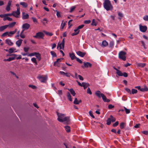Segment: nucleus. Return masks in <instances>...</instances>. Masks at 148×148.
Listing matches in <instances>:
<instances>
[{"mask_svg":"<svg viewBox=\"0 0 148 148\" xmlns=\"http://www.w3.org/2000/svg\"><path fill=\"white\" fill-rule=\"evenodd\" d=\"M103 6L107 11L111 10L113 9V6L109 0H105L103 3Z\"/></svg>","mask_w":148,"mask_h":148,"instance_id":"1","label":"nucleus"},{"mask_svg":"<svg viewBox=\"0 0 148 148\" xmlns=\"http://www.w3.org/2000/svg\"><path fill=\"white\" fill-rule=\"evenodd\" d=\"M126 53L123 51H121L119 52V58L123 61L126 60L125 55Z\"/></svg>","mask_w":148,"mask_h":148,"instance_id":"2","label":"nucleus"},{"mask_svg":"<svg viewBox=\"0 0 148 148\" xmlns=\"http://www.w3.org/2000/svg\"><path fill=\"white\" fill-rule=\"evenodd\" d=\"M12 13L14 16L16 18H18L20 14V7H17L16 11L13 12Z\"/></svg>","mask_w":148,"mask_h":148,"instance_id":"3","label":"nucleus"},{"mask_svg":"<svg viewBox=\"0 0 148 148\" xmlns=\"http://www.w3.org/2000/svg\"><path fill=\"white\" fill-rule=\"evenodd\" d=\"M39 80L41 82H45L47 79V76L43 77L41 75H39L37 77Z\"/></svg>","mask_w":148,"mask_h":148,"instance_id":"4","label":"nucleus"},{"mask_svg":"<svg viewBox=\"0 0 148 148\" xmlns=\"http://www.w3.org/2000/svg\"><path fill=\"white\" fill-rule=\"evenodd\" d=\"M64 38H63L62 42L60 44L59 43H58L57 47V49L59 47L60 49H64Z\"/></svg>","mask_w":148,"mask_h":148,"instance_id":"5","label":"nucleus"},{"mask_svg":"<svg viewBox=\"0 0 148 148\" xmlns=\"http://www.w3.org/2000/svg\"><path fill=\"white\" fill-rule=\"evenodd\" d=\"M139 26L140 30L141 32H145L147 31V27L146 26H142L140 24L139 25Z\"/></svg>","mask_w":148,"mask_h":148,"instance_id":"6","label":"nucleus"},{"mask_svg":"<svg viewBox=\"0 0 148 148\" xmlns=\"http://www.w3.org/2000/svg\"><path fill=\"white\" fill-rule=\"evenodd\" d=\"M44 36L43 33L41 32H39L36 34V35L34 36L33 37L36 38H42Z\"/></svg>","mask_w":148,"mask_h":148,"instance_id":"7","label":"nucleus"},{"mask_svg":"<svg viewBox=\"0 0 148 148\" xmlns=\"http://www.w3.org/2000/svg\"><path fill=\"white\" fill-rule=\"evenodd\" d=\"M58 121L60 122H62V120L64 117V114H58Z\"/></svg>","mask_w":148,"mask_h":148,"instance_id":"8","label":"nucleus"},{"mask_svg":"<svg viewBox=\"0 0 148 148\" xmlns=\"http://www.w3.org/2000/svg\"><path fill=\"white\" fill-rule=\"evenodd\" d=\"M63 59L62 58H58L57 59L56 61L54 62V66H59V62H61V60Z\"/></svg>","mask_w":148,"mask_h":148,"instance_id":"9","label":"nucleus"},{"mask_svg":"<svg viewBox=\"0 0 148 148\" xmlns=\"http://www.w3.org/2000/svg\"><path fill=\"white\" fill-rule=\"evenodd\" d=\"M30 26V25L29 24L27 23H25L23 25L22 28L24 29L27 30L29 28Z\"/></svg>","mask_w":148,"mask_h":148,"instance_id":"10","label":"nucleus"},{"mask_svg":"<svg viewBox=\"0 0 148 148\" xmlns=\"http://www.w3.org/2000/svg\"><path fill=\"white\" fill-rule=\"evenodd\" d=\"M29 15L24 12H23L22 13V18L23 19H28L29 18Z\"/></svg>","mask_w":148,"mask_h":148,"instance_id":"11","label":"nucleus"},{"mask_svg":"<svg viewBox=\"0 0 148 148\" xmlns=\"http://www.w3.org/2000/svg\"><path fill=\"white\" fill-rule=\"evenodd\" d=\"M7 56H14L9 58L8 59V61H10L12 60H13L15 59V58L17 56V55L15 54H13L12 55H8Z\"/></svg>","mask_w":148,"mask_h":148,"instance_id":"12","label":"nucleus"},{"mask_svg":"<svg viewBox=\"0 0 148 148\" xmlns=\"http://www.w3.org/2000/svg\"><path fill=\"white\" fill-rule=\"evenodd\" d=\"M84 66H82V67L84 68V67H90L92 66V64L89 62H86L84 63Z\"/></svg>","mask_w":148,"mask_h":148,"instance_id":"13","label":"nucleus"},{"mask_svg":"<svg viewBox=\"0 0 148 148\" xmlns=\"http://www.w3.org/2000/svg\"><path fill=\"white\" fill-rule=\"evenodd\" d=\"M103 93H101L99 90L96 91L95 92V95L99 98H100L102 96Z\"/></svg>","mask_w":148,"mask_h":148,"instance_id":"14","label":"nucleus"},{"mask_svg":"<svg viewBox=\"0 0 148 148\" xmlns=\"http://www.w3.org/2000/svg\"><path fill=\"white\" fill-rule=\"evenodd\" d=\"M5 41L6 43L9 46H12L13 44V42H12L11 40L10 39H6L5 40Z\"/></svg>","mask_w":148,"mask_h":148,"instance_id":"15","label":"nucleus"},{"mask_svg":"<svg viewBox=\"0 0 148 148\" xmlns=\"http://www.w3.org/2000/svg\"><path fill=\"white\" fill-rule=\"evenodd\" d=\"M76 53L79 56L82 57H83L86 54L85 53L82 52L80 51H77Z\"/></svg>","mask_w":148,"mask_h":148,"instance_id":"16","label":"nucleus"},{"mask_svg":"<svg viewBox=\"0 0 148 148\" xmlns=\"http://www.w3.org/2000/svg\"><path fill=\"white\" fill-rule=\"evenodd\" d=\"M60 73L61 75H63L69 77L71 75L70 73H65L63 71H60Z\"/></svg>","mask_w":148,"mask_h":148,"instance_id":"17","label":"nucleus"},{"mask_svg":"<svg viewBox=\"0 0 148 148\" xmlns=\"http://www.w3.org/2000/svg\"><path fill=\"white\" fill-rule=\"evenodd\" d=\"M114 69L116 71V73L119 76H123V73L120 71L118 70L116 68H115L114 67Z\"/></svg>","mask_w":148,"mask_h":148,"instance_id":"18","label":"nucleus"},{"mask_svg":"<svg viewBox=\"0 0 148 148\" xmlns=\"http://www.w3.org/2000/svg\"><path fill=\"white\" fill-rule=\"evenodd\" d=\"M22 39H20L16 41V44L18 47H19L22 44Z\"/></svg>","mask_w":148,"mask_h":148,"instance_id":"19","label":"nucleus"},{"mask_svg":"<svg viewBox=\"0 0 148 148\" xmlns=\"http://www.w3.org/2000/svg\"><path fill=\"white\" fill-rule=\"evenodd\" d=\"M16 23L15 22H13L9 24L8 25H6L7 28L9 27V28L13 27Z\"/></svg>","mask_w":148,"mask_h":148,"instance_id":"20","label":"nucleus"},{"mask_svg":"<svg viewBox=\"0 0 148 148\" xmlns=\"http://www.w3.org/2000/svg\"><path fill=\"white\" fill-rule=\"evenodd\" d=\"M16 49L14 47L11 48L9 49V53H12L14 52H16Z\"/></svg>","mask_w":148,"mask_h":148,"instance_id":"21","label":"nucleus"},{"mask_svg":"<svg viewBox=\"0 0 148 148\" xmlns=\"http://www.w3.org/2000/svg\"><path fill=\"white\" fill-rule=\"evenodd\" d=\"M69 54L70 57L71 58V59L72 60H73L74 59H76V58H77L75 56L74 53H69Z\"/></svg>","mask_w":148,"mask_h":148,"instance_id":"22","label":"nucleus"},{"mask_svg":"<svg viewBox=\"0 0 148 148\" xmlns=\"http://www.w3.org/2000/svg\"><path fill=\"white\" fill-rule=\"evenodd\" d=\"M8 35L9 37H11L12 36V35L9 34V32H7L4 33L3 34H2L1 36L3 37H5L6 36Z\"/></svg>","mask_w":148,"mask_h":148,"instance_id":"23","label":"nucleus"},{"mask_svg":"<svg viewBox=\"0 0 148 148\" xmlns=\"http://www.w3.org/2000/svg\"><path fill=\"white\" fill-rule=\"evenodd\" d=\"M62 121V122H66V123H68L69 121V118L68 116L64 117Z\"/></svg>","mask_w":148,"mask_h":148,"instance_id":"24","label":"nucleus"},{"mask_svg":"<svg viewBox=\"0 0 148 148\" xmlns=\"http://www.w3.org/2000/svg\"><path fill=\"white\" fill-rule=\"evenodd\" d=\"M89 85V84L88 83L84 82H82V86L83 87L84 89H85Z\"/></svg>","mask_w":148,"mask_h":148,"instance_id":"25","label":"nucleus"},{"mask_svg":"<svg viewBox=\"0 0 148 148\" xmlns=\"http://www.w3.org/2000/svg\"><path fill=\"white\" fill-rule=\"evenodd\" d=\"M136 64L138 66L141 67H144L146 65V64L145 63H137Z\"/></svg>","mask_w":148,"mask_h":148,"instance_id":"26","label":"nucleus"},{"mask_svg":"<svg viewBox=\"0 0 148 148\" xmlns=\"http://www.w3.org/2000/svg\"><path fill=\"white\" fill-rule=\"evenodd\" d=\"M68 90L69 91H70L71 94L72 95L74 96L75 95V91L72 88H71L70 89H68Z\"/></svg>","mask_w":148,"mask_h":148,"instance_id":"27","label":"nucleus"},{"mask_svg":"<svg viewBox=\"0 0 148 148\" xmlns=\"http://www.w3.org/2000/svg\"><path fill=\"white\" fill-rule=\"evenodd\" d=\"M108 45V42L106 40L103 41L102 42V47H104L107 46Z\"/></svg>","mask_w":148,"mask_h":148,"instance_id":"28","label":"nucleus"},{"mask_svg":"<svg viewBox=\"0 0 148 148\" xmlns=\"http://www.w3.org/2000/svg\"><path fill=\"white\" fill-rule=\"evenodd\" d=\"M35 56L36 57V58L38 59L39 61L41 59V55L39 53H37L35 55Z\"/></svg>","mask_w":148,"mask_h":148,"instance_id":"29","label":"nucleus"},{"mask_svg":"<svg viewBox=\"0 0 148 148\" xmlns=\"http://www.w3.org/2000/svg\"><path fill=\"white\" fill-rule=\"evenodd\" d=\"M7 28L6 25L0 27V32H2Z\"/></svg>","mask_w":148,"mask_h":148,"instance_id":"30","label":"nucleus"},{"mask_svg":"<svg viewBox=\"0 0 148 148\" xmlns=\"http://www.w3.org/2000/svg\"><path fill=\"white\" fill-rule=\"evenodd\" d=\"M67 96L68 99L71 101H72V100L71 98V96L69 92H67Z\"/></svg>","mask_w":148,"mask_h":148,"instance_id":"31","label":"nucleus"},{"mask_svg":"<svg viewBox=\"0 0 148 148\" xmlns=\"http://www.w3.org/2000/svg\"><path fill=\"white\" fill-rule=\"evenodd\" d=\"M3 20L4 21H5L6 20H8V21H12V18H10V17H8V16L5 17L3 19Z\"/></svg>","mask_w":148,"mask_h":148,"instance_id":"32","label":"nucleus"},{"mask_svg":"<svg viewBox=\"0 0 148 148\" xmlns=\"http://www.w3.org/2000/svg\"><path fill=\"white\" fill-rule=\"evenodd\" d=\"M148 88L146 86H145L143 88H141L140 91L142 92L146 91L148 90Z\"/></svg>","mask_w":148,"mask_h":148,"instance_id":"33","label":"nucleus"},{"mask_svg":"<svg viewBox=\"0 0 148 148\" xmlns=\"http://www.w3.org/2000/svg\"><path fill=\"white\" fill-rule=\"evenodd\" d=\"M32 61L36 65L37 64L36 59L35 58L33 57L31 59Z\"/></svg>","mask_w":148,"mask_h":148,"instance_id":"34","label":"nucleus"},{"mask_svg":"<svg viewBox=\"0 0 148 148\" xmlns=\"http://www.w3.org/2000/svg\"><path fill=\"white\" fill-rule=\"evenodd\" d=\"M64 128L66 130L67 132H70V127L69 126L66 125L64 126Z\"/></svg>","mask_w":148,"mask_h":148,"instance_id":"35","label":"nucleus"},{"mask_svg":"<svg viewBox=\"0 0 148 148\" xmlns=\"http://www.w3.org/2000/svg\"><path fill=\"white\" fill-rule=\"evenodd\" d=\"M20 5H22L23 7L26 8L27 6V4L24 2H22L20 3Z\"/></svg>","mask_w":148,"mask_h":148,"instance_id":"36","label":"nucleus"},{"mask_svg":"<svg viewBox=\"0 0 148 148\" xmlns=\"http://www.w3.org/2000/svg\"><path fill=\"white\" fill-rule=\"evenodd\" d=\"M50 53L53 57H57L56 54L54 51H51Z\"/></svg>","mask_w":148,"mask_h":148,"instance_id":"37","label":"nucleus"},{"mask_svg":"<svg viewBox=\"0 0 148 148\" xmlns=\"http://www.w3.org/2000/svg\"><path fill=\"white\" fill-rule=\"evenodd\" d=\"M17 31V29H15L14 31H10L9 32V34L11 35H13L15 34Z\"/></svg>","mask_w":148,"mask_h":148,"instance_id":"38","label":"nucleus"},{"mask_svg":"<svg viewBox=\"0 0 148 148\" xmlns=\"http://www.w3.org/2000/svg\"><path fill=\"white\" fill-rule=\"evenodd\" d=\"M110 118L111 121L112 122H114L116 120L115 118L114 117H113L112 115H111L110 116Z\"/></svg>","mask_w":148,"mask_h":148,"instance_id":"39","label":"nucleus"},{"mask_svg":"<svg viewBox=\"0 0 148 148\" xmlns=\"http://www.w3.org/2000/svg\"><path fill=\"white\" fill-rule=\"evenodd\" d=\"M137 90L136 89H132L131 93L133 94L137 93Z\"/></svg>","mask_w":148,"mask_h":148,"instance_id":"40","label":"nucleus"},{"mask_svg":"<svg viewBox=\"0 0 148 148\" xmlns=\"http://www.w3.org/2000/svg\"><path fill=\"white\" fill-rule=\"evenodd\" d=\"M45 33L46 35L49 36H51L53 35V34L52 33L49 32H45Z\"/></svg>","mask_w":148,"mask_h":148,"instance_id":"41","label":"nucleus"},{"mask_svg":"<svg viewBox=\"0 0 148 148\" xmlns=\"http://www.w3.org/2000/svg\"><path fill=\"white\" fill-rule=\"evenodd\" d=\"M111 122L110 118H108L107 120V124L108 125H110L111 124Z\"/></svg>","mask_w":148,"mask_h":148,"instance_id":"42","label":"nucleus"},{"mask_svg":"<svg viewBox=\"0 0 148 148\" xmlns=\"http://www.w3.org/2000/svg\"><path fill=\"white\" fill-rule=\"evenodd\" d=\"M79 102H78V100L77 99V98H75V100L74 101L73 103L75 104H79Z\"/></svg>","mask_w":148,"mask_h":148,"instance_id":"43","label":"nucleus"},{"mask_svg":"<svg viewBox=\"0 0 148 148\" xmlns=\"http://www.w3.org/2000/svg\"><path fill=\"white\" fill-rule=\"evenodd\" d=\"M37 53V52H33L32 53H29V54H28V56H35V55H36Z\"/></svg>","mask_w":148,"mask_h":148,"instance_id":"44","label":"nucleus"},{"mask_svg":"<svg viewBox=\"0 0 148 148\" xmlns=\"http://www.w3.org/2000/svg\"><path fill=\"white\" fill-rule=\"evenodd\" d=\"M63 21H62V23L61 24V28L62 29H63L64 27L66 25V23L65 22H64L63 23Z\"/></svg>","mask_w":148,"mask_h":148,"instance_id":"45","label":"nucleus"},{"mask_svg":"<svg viewBox=\"0 0 148 148\" xmlns=\"http://www.w3.org/2000/svg\"><path fill=\"white\" fill-rule=\"evenodd\" d=\"M124 108L125 111V112L126 114H129L130 112V111L129 109H127L125 107H124Z\"/></svg>","mask_w":148,"mask_h":148,"instance_id":"46","label":"nucleus"},{"mask_svg":"<svg viewBox=\"0 0 148 148\" xmlns=\"http://www.w3.org/2000/svg\"><path fill=\"white\" fill-rule=\"evenodd\" d=\"M102 97V99L103 101L105 102H106V101L107 100V98L106 96L104 95H102V96L101 97Z\"/></svg>","mask_w":148,"mask_h":148,"instance_id":"47","label":"nucleus"},{"mask_svg":"<svg viewBox=\"0 0 148 148\" xmlns=\"http://www.w3.org/2000/svg\"><path fill=\"white\" fill-rule=\"evenodd\" d=\"M114 45V42L113 41H111L110 42L109 45L110 47H112Z\"/></svg>","mask_w":148,"mask_h":148,"instance_id":"48","label":"nucleus"},{"mask_svg":"<svg viewBox=\"0 0 148 148\" xmlns=\"http://www.w3.org/2000/svg\"><path fill=\"white\" fill-rule=\"evenodd\" d=\"M87 92L88 93L90 94L91 95L92 94V92L90 88H88L87 89Z\"/></svg>","mask_w":148,"mask_h":148,"instance_id":"49","label":"nucleus"},{"mask_svg":"<svg viewBox=\"0 0 148 148\" xmlns=\"http://www.w3.org/2000/svg\"><path fill=\"white\" fill-rule=\"evenodd\" d=\"M91 25H92L93 26H96L97 25V23H96L94 19H93L92 21V23Z\"/></svg>","mask_w":148,"mask_h":148,"instance_id":"50","label":"nucleus"},{"mask_svg":"<svg viewBox=\"0 0 148 148\" xmlns=\"http://www.w3.org/2000/svg\"><path fill=\"white\" fill-rule=\"evenodd\" d=\"M124 124L125 123L123 122H122L121 123L120 127L121 129H123L124 127Z\"/></svg>","mask_w":148,"mask_h":148,"instance_id":"51","label":"nucleus"},{"mask_svg":"<svg viewBox=\"0 0 148 148\" xmlns=\"http://www.w3.org/2000/svg\"><path fill=\"white\" fill-rule=\"evenodd\" d=\"M143 19L145 21H148V16L146 15L144 16L143 18Z\"/></svg>","mask_w":148,"mask_h":148,"instance_id":"52","label":"nucleus"},{"mask_svg":"<svg viewBox=\"0 0 148 148\" xmlns=\"http://www.w3.org/2000/svg\"><path fill=\"white\" fill-rule=\"evenodd\" d=\"M114 107V106L112 104H109L108 106V108L109 109H111Z\"/></svg>","mask_w":148,"mask_h":148,"instance_id":"53","label":"nucleus"},{"mask_svg":"<svg viewBox=\"0 0 148 148\" xmlns=\"http://www.w3.org/2000/svg\"><path fill=\"white\" fill-rule=\"evenodd\" d=\"M20 37L22 38H25V35H24L23 33L20 34Z\"/></svg>","mask_w":148,"mask_h":148,"instance_id":"54","label":"nucleus"},{"mask_svg":"<svg viewBox=\"0 0 148 148\" xmlns=\"http://www.w3.org/2000/svg\"><path fill=\"white\" fill-rule=\"evenodd\" d=\"M75 6H73L70 9V12H72L75 9Z\"/></svg>","mask_w":148,"mask_h":148,"instance_id":"55","label":"nucleus"},{"mask_svg":"<svg viewBox=\"0 0 148 148\" xmlns=\"http://www.w3.org/2000/svg\"><path fill=\"white\" fill-rule=\"evenodd\" d=\"M76 61L80 63H82V61L81 60H80L79 58H76Z\"/></svg>","mask_w":148,"mask_h":148,"instance_id":"56","label":"nucleus"},{"mask_svg":"<svg viewBox=\"0 0 148 148\" xmlns=\"http://www.w3.org/2000/svg\"><path fill=\"white\" fill-rule=\"evenodd\" d=\"M79 32V31H78L77 32H74L71 34L72 36H74L75 35H77L78 34Z\"/></svg>","mask_w":148,"mask_h":148,"instance_id":"57","label":"nucleus"},{"mask_svg":"<svg viewBox=\"0 0 148 148\" xmlns=\"http://www.w3.org/2000/svg\"><path fill=\"white\" fill-rule=\"evenodd\" d=\"M89 114L93 118H95V116H94L93 115V114L92 113V112L91 111H89Z\"/></svg>","mask_w":148,"mask_h":148,"instance_id":"58","label":"nucleus"},{"mask_svg":"<svg viewBox=\"0 0 148 148\" xmlns=\"http://www.w3.org/2000/svg\"><path fill=\"white\" fill-rule=\"evenodd\" d=\"M125 90L127 92L130 93V94H131V92L130 89L128 88H125Z\"/></svg>","mask_w":148,"mask_h":148,"instance_id":"59","label":"nucleus"},{"mask_svg":"<svg viewBox=\"0 0 148 148\" xmlns=\"http://www.w3.org/2000/svg\"><path fill=\"white\" fill-rule=\"evenodd\" d=\"M29 49V47H27V48L24 47L23 49H24V51L25 52H27L28 51Z\"/></svg>","mask_w":148,"mask_h":148,"instance_id":"60","label":"nucleus"},{"mask_svg":"<svg viewBox=\"0 0 148 148\" xmlns=\"http://www.w3.org/2000/svg\"><path fill=\"white\" fill-rule=\"evenodd\" d=\"M142 132L143 133L146 135L148 134V131H143Z\"/></svg>","mask_w":148,"mask_h":148,"instance_id":"61","label":"nucleus"},{"mask_svg":"<svg viewBox=\"0 0 148 148\" xmlns=\"http://www.w3.org/2000/svg\"><path fill=\"white\" fill-rule=\"evenodd\" d=\"M119 124V122L118 121H116L115 123H114L113 125V126L114 127H116Z\"/></svg>","mask_w":148,"mask_h":148,"instance_id":"62","label":"nucleus"},{"mask_svg":"<svg viewBox=\"0 0 148 148\" xmlns=\"http://www.w3.org/2000/svg\"><path fill=\"white\" fill-rule=\"evenodd\" d=\"M78 77L79 78L80 80L83 81L84 80L83 78L80 75H78Z\"/></svg>","mask_w":148,"mask_h":148,"instance_id":"63","label":"nucleus"},{"mask_svg":"<svg viewBox=\"0 0 148 148\" xmlns=\"http://www.w3.org/2000/svg\"><path fill=\"white\" fill-rule=\"evenodd\" d=\"M118 15H119V16L121 17H123V14L121 12H119L118 13Z\"/></svg>","mask_w":148,"mask_h":148,"instance_id":"64","label":"nucleus"}]
</instances>
